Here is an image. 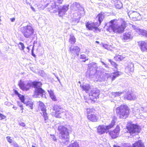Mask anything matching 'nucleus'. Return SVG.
<instances>
[{
    "instance_id": "1",
    "label": "nucleus",
    "mask_w": 147,
    "mask_h": 147,
    "mask_svg": "<svg viewBox=\"0 0 147 147\" xmlns=\"http://www.w3.org/2000/svg\"><path fill=\"white\" fill-rule=\"evenodd\" d=\"M103 70L100 71L99 70H96L95 69L94 71H90V76L92 78L95 77L97 79L96 81H100L105 80L109 78H111L112 80L113 81L115 78L121 75V72L119 73L118 72H116L109 74L104 72H102Z\"/></svg>"
},
{
    "instance_id": "2",
    "label": "nucleus",
    "mask_w": 147,
    "mask_h": 147,
    "mask_svg": "<svg viewBox=\"0 0 147 147\" xmlns=\"http://www.w3.org/2000/svg\"><path fill=\"white\" fill-rule=\"evenodd\" d=\"M114 20L110 22L111 24L108 28L107 29V31L110 33L113 34L115 33L121 34L124 31L126 27V22L124 21H122L121 25L114 23Z\"/></svg>"
},
{
    "instance_id": "3",
    "label": "nucleus",
    "mask_w": 147,
    "mask_h": 147,
    "mask_svg": "<svg viewBox=\"0 0 147 147\" xmlns=\"http://www.w3.org/2000/svg\"><path fill=\"white\" fill-rule=\"evenodd\" d=\"M58 129L60 134V138L61 139V143L67 144L69 142V131L71 130V126L66 125V127L62 125L59 126Z\"/></svg>"
},
{
    "instance_id": "4",
    "label": "nucleus",
    "mask_w": 147,
    "mask_h": 147,
    "mask_svg": "<svg viewBox=\"0 0 147 147\" xmlns=\"http://www.w3.org/2000/svg\"><path fill=\"white\" fill-rule=\"evenodd\" d=\"M116 118L115 116L112 117V120L111 124L109 125H99L97 128V132L99 135H102L105 133H107L109 132V130L113 127L115 125Z\"/></svg>"
},
{
    "instance_id": "5",
    "label": "nucleus",
    "mask_w": 147,
    "mask_h": 147,
    "mask_svg": "<svg viewBox=\"0 0 147 147\" xmlns=\"http://www.w3.org/2000/svg\"><path fill=\"white\" fill-rule=\"evenodd\" d=\"M117 115L120 118L125 119L127 117L129 114V109L126 105H121L116 109Z\"/></svg>"
},
{
    "instance_id": "6",
    "label": "nucleus",
    "mask_w": 147,
    "mask_h": 147,
    "mask_svg": "<svg viewBox=\"0 0 147 147\" xmlns=\"http://www.w3.org/2000/svg\"><path fill=\"white\" fill-rule=\"evenodd\" d=\"M21 31L23 36L26 38H30L34 33V30L30 25L22 27Z\"/></svg>"
},
{
    "instance_id": "7",
    "label": "nucleus",
    "mask_w": 147,
    "mask_h": 147,
    "mask_svg": "<svg viewBox=\"0 0 147 147\" xmlns=\"http://www.w3.org/2000/svg\"><path fill=\"white\" fill-rule=\"evenodd\" d=\"M32 86L35 88V97H43V93L44 91L41 88L42 84L40 82H31Z\"/></svg>"
},
{
    "instance_id": "8",
    "label": "nucleus",
    "mask_w": 147,
    "mask_h": 147,
    "mask_svg": "<svg viewBox=\"0 0 147 147\" xmlns=\"http://www.w3.org/2000/svg\"><path fill=\"white\" fill-rule=\"evenodd\" d=\"M104 18V13H99L96 17V19L99 21V23H92L93 25H92V30L94 29L96 30L98 28V27L100 25L101 22L103 20Z\"/></svg>"
},
{
    "instance_id": "9",
    "label": "nucleus",
    "mask_w": 147,
    "mask_h": 147,
    "mask_svg": "<svg viewBox=\"0 0 147 147\" xmlns=\"http://www.w3.org/2000/svg\"><path fill=\"white\" fill-rule=\"evenodd\" d=\"M18 85L20 88L23 90H28L30 87L32 86L31 82H25L20 80L19 82Z\"/></svg>"
},
{
    "instance_id": "10",
    "label": "nucleus",
    "mask_w": 147,
    "mask_h": 147,
    "mask_svg": "<svg viewBox=\"0 0 147 147\" xmlns=\"http://www.w3.org/2000/svg\"><path fill=\"white\" fill-rule=\"evenodd\" d=\"M129 132L131 134L135 133H138L140 130L138 126L136 125L130 124L127 127Z\"/></svg>"
},
{
    "instance_id": "11",
    "label": "nucleus",
    "mask_w": 147,
    "mask_h": 147,
    "mask_svg": "<svg viewBox=\"0 0 147 147\" xmlns=\"http://www.w3.org/2000/svg\"><path fill=\"white\" fill-rule=\"evenodd\" d=\"M133 37V34L131 31L125 32L121 36V40L124 42L129 41L131 40Z\"/></svg>"
},
{
    "instance_id": "12",
    "label": "nucleus",
    "mask_w": 147,
    "mask_h": 147,
    "mask_svg": "<svg viewBox=\"0 0 147 147\" xmlns=\"http://www.w3.org/2000/svg\"><path fill=\"white\" fill-rule=\"evenodd\" d=\"M99 91L98 90H92L89 94V98L92 101H95L98 98Z\"/></svg>"
},
{
    "instance_id": "13",
    "label": "nucleus",
    "mask_w": 147,
    "mask_h": 147,
    "mask_svg": "<svg viewBox=\"0 0 147 147\" xmlns=\"http://www.w3.org/2000/svg\"><path fill=\"white\" fill-rule=\"evenodd\" d=\"M54 110L55 111V116L57 117L60 118L64 113H63L64 110L58 105L55 106L54 107Z\"/></svg>"
},
{
    "instance_id": "14",
    "label": "nucleus",
    "mask_w": 147,
    "mask_h": 147,
    "mask_svg": "<svg viewBox=\"0 0 147 147\" xmlns=\"http://www.w3.org/2000/svg\"><path fill=\"white\" fill-rule=\"evenodd\" d=\"M120 130L119 127L117 126L114 130L110 131L109 132V134L112 138H115L118 136Z\"/></svg>"
},
{
    "instance_id": "15",
    "label": "nucleus",
    "mask_w": 147,
    "mask_h": 147,
    "mask_svg": "<svg viewBox=\"0 0 147 147\" xmlns=\"http://www.w3.org/2000/svg\"><path fill=\"white\" fill-rule=\"evenodd\" d=\"M131 25L134 30H135V31L137 32L138 34L144 36L147 38V31L145 30L141 29L134 25Z\"/></svg>"
},
{
    "instance_id": "16",
    "label": "nucleus",
    "mask_w": 147,
    "mask_h": 147,
    "mask_svg": "<svg viewBox=\"0 0 147 147\" xmlns=\"http://www.w3.org/2000/svg\"><path fill=\"white\" fill-rule=\"evenodd\" d=\"M69 5L63 6L62 7L59 8L58 9V15L59 16H61L63 15L66 11L68 10Z\"/></svg>"
},
{
    "instance_id": "17",
    "label": "nucleus",
    "mask_w": 147,
    "mask_h": 147,
    "mask_svg": "<svg viewBox=\"0 0 147 147\" xmlns=\"http://www.w3.org/2000/svg\"><path fill=\"white\" fill-rule=\"evenodd\" d=\"M80 49L78 46L71 47L70 48V51L71 53L74 55H76L78 56Z\"/></svg>"
},
{
    "instance_id": "18",
    "label": "nucleus",
    "mask_w": 147,
    "mask_h": 147,
    "mask_svg": "<svg viewBox=\"0 0 147 147\" xmlns=\"http://www.w3.org/2000/svg\"><path fill=\"white\" fill-rule=\"evenodd\" d=\"M139 43V45L142 51H147V41H140Z\"/></svg>"
},
{
    "instance_id": "19",
    "label": "nucleus",
    "mask_w": 147,
    "mask_h": 147,
    "mask_svg": "<svg viewBox=\"0 0 147 147\" xmlns=\"http://www.w3.org/2000/svg\"><path fill=\"white\" fill-rule=\"evenodd\" d=\"M125 98L128 100H134L136 98V96L134 93L130 92H127Z\"/></svg>"
},
{
    "instance_id": "20",
    "label": "nucleus",
    "mask_w": 147,
    "mask_h": 147,
    "mask_svg": "<svg viewBox=\"0 0 147 147\" xmlns=\"http://www.w3.org/2000/svg\"><path fill=\"white\" fill-rule=\"evenodd\" d=\"M80 5L79 3L77 2H74L70 6V8L71 10L73 11H77L78 10L80 7Z\"/></svg>"
},
{
    "instance_id": "21",
    "label": "nucleus",
    "mask_w": 147,
    "mask_h": 147,
    "mask_svg": "<svg viewBox=\"0 0 147 147\" xmlns=\"http://www.w3.org/2000/svg\"><path fill=\"white\" fill-rule=\"evenodd\" d=\"M87 118L89 120L93 122H96L98 119V117L94 114L88 115Z\"/></svg>"
},
{
    "instance_id": "22",
    "label": "nucleus",
    "mask_w": 147,
    "mask_h": 147,
    "mask_svg": "<svg viewBox=\"0 0 147 147\" xmlns=\"http://www.w3.org/2000/svg\"><path fill=\"white\" fill-rule=\"evenodd\" d=\"M128 14L129 16L130 15L131 16H132L133 17L135 18L138 17L140 15V13L137 12L132 11H129L128 13Z\"/></svg>"
},
{
    "instance_id": "23",
    "label": "nucleus",
    "mask_w": 147,
    "mask_h": 147,
    "mask_svg": "<svg viewBox=\"0 0 147 147\" xmlns=\"http://www.w3.org/2000/svg\"><path fill=\"white\" fill-rule=\"evenodd\" d=\"M123 93V92H112L110 94V96H111L112 98H114L116 96H120Z\"/></svg>"
},
{
    "instance_id": "24",
    "label": "nucleus",
    "mask_w": 147,
    "mask_h": 147,
    "mask_svg": "<svg viewBox=\"0 0 147 147\" xmlns=\"http://www.w3.org/2000/svg\"><path fill=\"white\" fill-rule=\"evenodd\" d=\"M38 103L39 105V108H40L42 111H46V108L44 104L40 101L38 102Z\"/></svg>"
},
{
    "instance_id": "25",
    "label": "nucleus",
    "mask_w": 147,
    "mask_h": 147,
    "mask_svg": "<svg viewBox=\"0 0 147 147\" xmlns=\"http://www.w3.org/2000/svg\"><path fill=\"white\" fill-rule=\"evenodd\" d=\"M48 92L49 94L50 97L54 101L57 100L56 97L54 95L53 92V90H48Z\"/></svg>"
},
{
    "instance_id": "26",
    "label": "nucleus",
    "mask_w": 147,
    "mask_h": 147,
    "mask_svg": "<svg viewBox=\"0 0 147 147\" xmlns=\"http://www.w3.org/2000/svg\"><path fill=\"white\" fill-rule=\"evenodd\" d=\"M125 57L121 55L116 54L114 57V59L117 61H121L124 59Z\"/></svg>"
},
{
    "instance_id": "27",
    "label": "nucleus",
    "mask_w": 147,
    "mask_h": 147,
    "mask_svg": "<svg viewBox=\"0 0 147 147\" xmlns=\"http://www.w3.org/2000/svg\"><path fill=\"white\" fill-rule=\"evenodd\" d=\"M35 7H36L38 9L40 10L44 9L47 6H45L39 3L36 4L34 5Z\"/></svg>"
},
{
    "instance_id": "28",
    "label": "nucleus",
    "mask_w": 147,
    "mask_h": 147,
    "mask_svg": "<svg viewBox=\"0 0 147 147\" xmlns=\"http://www.w3.org/2000/svg\"><path fill=\"white\" fill-rule=\"evenodd\" d=\"M69 42L71 44H74L76 42V38L73 35H70L69 40Z\"/></svg>"
},
{
    "instance_id": "29",
    "label": "nucleus",
    "mask_w": 147,
    "mask_h": 147,
    "mask_svg": "<svg viewBox=\"0 0 147 147\" xmlns=\"http://www.w3.org/2000/svg\"><path fill=\"white\" fill-rule=\"evenodd\" d=\"M82 89L86 91V92H87L90 89V86L88 84L83 85L82 86Z\"/></svg>"
},
{
    "instance_id": "30",
    "label": "nucleus",
    "mask_w": 147,
    "mask_h": 147,
    "mask_svg": "<svg viewBox=\"0 0 147 147\" xmlns=\"http://www.w3.org/2000/svg\"><path fill=\"white\" fill-rule=\"evenodd\" d=\"M67 147H80V146L78 143L74 142L71 143Z\"/></svg>"
},
{
    "instance_id": "31",
    "label": "nucleus",
    "mask_w": 147,
    "mask_h": 147,
    "mask_svg": "<svg viewBox=\"0 0 147 147\" xmlns=\"http://www.w3.org/2000/svg\"><path fill=\"white\" fill-rule=\"evenodd\" d=\"M42 113L45 122V123H46L47 122L48 119L47 114L46 112V111H43L42 112Z\"/></svg>"
},
{
    "instance_id": "32",
    "label": "nucleus",
    "mask_w": 147,
    "mask_h": 147,
    "mask_svg": "<svg viewBox=\"0 0 147 147\" xmlns=\"http://www.w3.org/2000/svg\"><path fill=\"white\" fill-rule=\"evenodd\" d=\"M126 70H128L131 72H133L134 70V65H128L126 68Z\"/></svg>"
},
{
    "instance_id": "33",
    "label": "nucleus",
    "mask_w": 147,
    "mask_h": 147,
    "mask_svg": "<svg viewBox=\"0 0 147 147\" xmlns=\"http://www.w3.org/2000/svg\"><path fill=\"white\" fill-rule=\"evenodd\" d=\"M80 58L81 59H84L82 61L84 62H85L86 61L88 60V57H86V55L84 54L81 55Z\"/></svg>"
},
{
    "instance_id": "34",
    "label": "nucleus",
    "mask_w": 147,
    "mask_h": 147,
    "mask_svg": "<svg viewBox=\"0 0 147 147\" xmlns=\"http://www.w3.org/2000/svg\"><path fill=\"white\" fill-rule=\"evenodd\" d=\"M19 48L21 50H24L25 47L24 44L21 42H20L18 44Z\"/></svg>"
},
{
    "instance_id": "35",
    "label": "nucleus",
    "mask_w": 147,
    "mask_h": 147,
    "mask_svg": "<svg viewBox=\"0 0 147 147\" xmlns=\"http://www.w3.org/2000/svg\"><path fill=\"white\" fill-rule=\"evenodd\" d=\"M115 6L116 8L120 9L122 7L123 5L121 2H119L116 3Z\"/></svg>"
},
{
    "instance_id": "36",
    "label": "nucleus",
    "mask_w": 147,
    "mask_h": 147,
    "mask_svg": "<svg viewBox=\"0 0 147 147\" xmlns=\"http://www.w3.org/2000/svg\"><path fill=\"white\" fill-rule=\"evenodd\" d=\"M93 25L92 23H87L86 24V28L88 29L89 30H92V25Z\"/></svg>"
},
{
    "instance_id": "37",
    "label": "nucleus",
    "mask_w": 147,
    "mask_h": 147,
    "mask_svg": "<svg viewBox=\"0 0 147 147\" xmlns=\"http://www.w3.org/2000/svg\"><path fill=\"white\" fill-rule=\"evenodd\" d=\"M18 97L22 102L24 103V96L20 94V96H19Z\"/></svg>"
},
{
    "instance_id": "38",
    "label": "nucleus",
    "mask_w": 147,
    "mask_h": 147,
    "mask_svg": "<svg viewBox=\"0 0 147 147\" xmlns=\"http://www.w3.org/2000/svg\"><path fill=\"white\" fill-rule=\"evenodd\" d=\"M6 139L7 141L9 142V143H11L12 142V140L11 139V137L10 136H7L6 137Z\"/></svg>"
},
{
    "instance_id": "39",
    "label": "nucleus",
    "mask_w": 147,
    "mask_h": 147,
    "mask_svg": "<svg viewBox=\"0 0 147 147\" xmlns=\"http://www.w3.org/2000/svg\"><path fill=\"white\" fill-rule=\"evenodd\" d=\"M6 116L1 113H0V120H2L5 119L6 118Z\"/></svg>"
},
{
    "instance_id": "40",
    "label": "nucleus",
    "mask_w": 147,
    "mask_h": 147,
    "mask_svg": "<svg viewBox=\"0 0 147 147\" xmlns=\"http://www.w3.org/2000/svg\"><path fill=\"white\" fill-rule=\"evenodd\" d=\"M93 110L92 109L88 108L87 109V112L88 113H90L92 112Z\"/></svg>"
},
{
    "instance_id": "41",
    "label": "nucleus",
    "mask_w": 147,
    "mask_h": 147,
    "mask_svg": "<svg viewBox=\"0 0 147 147\" xmlns=\"http://www.w3.org/2000/svg\"><path fill=\"white\" fill-rule=\"evenodd\" d=\"M4 104L7 106H9L11 105H13L11 103L8 102V101H5L4 103Z\"/></svg>"
},
{
    "instance_id": "42",
    "label": "nucleus",
    "mask_w": 147,
    "mask_h": 147,
    "mask_svg": "<svg viewBox=\"0 0 147 147\" xmlns=\"http://www.w3.org/2000/svg\"><path fill=\"white\" fill-rule=\"evenodd\" d=\"M69 114V113H67L65 114V115L66 116V117H67L69 119L71 118L72 117V114L70 113V115H69V116H68V115Z\"/></svg>"
},
{
    "instance_id": "43",
    "label": "nucleus",
    "mask_w": 147,
    "mask_h": 147,
    "mask_svg": "<svg viewBox=\"0 0 147 147\" xmlns=\"http://www.w3.org/2000/svg\"><path fill=\"white\" fill-rule=\"evenodd\" d=\"M51 138H52L54 141H56L57 139L54 135H51Z\"/></svg>"
},
{
    "instance_id": "44",
    "label": "nucleus",
    "mask_w": 147,
    "mask_h": 147,
    "mask_svg": "<svg viewBox=\"0 0 147 147\" xmlns=\"http://www.w3.org/2000/svg\"><path fill=\"white\" fill-rule=\"evenodd\" d=\"M14 93L15 94L17 95L18 96H20V94L16 90H14Z\"/></svg>"
},
{
    "instance_id": "45",
    "label": "nucleus",
    "mask_w": 147,
    "mask_h": 147,
    "mask_svg": "<svg viewBox=\"0 0 147 147\" xmlns=\"http://www.w3.org/2000/svg\"><path fill=\"white\" fill-rule=\"evenodd\" d=\"M14 93L15 94L17 95L18 96H20V94L16 90H14Z\"/></svg>"
},
{
    "instance_id": "46",
    "label": "nucleus",
    "mask_w": 147,
    "mask_h": 147,
    "mask_svg": "<svg viewBox=\"0 0 147 147\" xmlns=\"http://www.w3.org/2000/svg\"><path fill=\"white\" fill-rule=\"evenodd\" d=\"M19 125L23 127H24L25 126V124L24 122H21L19 123Z\"/></svg>"
},
{
    "instance_id": "47",
    "label": "nucleus",
    "mask_w": 147,
    "mask_h": 147,
    "mask_svg": "<svg viewBox=\"0 0 147 147\" xmlns=\"http://www.w3.org/2000/svg\"><path fill=\"white\" fill-rule=\"evenodd\" d=\"M17 104L18 106H19L20 107L21 106L22 107L23 105H22V103L20 102H17Z\"/></svg>"
},
{
    "instance_id": "48",
    "label": "nucleus",
    "mask_w": 147,
    "mask_h": 147,
    "mask_svg": "<svg viewBox=\"0 0 147 147\" xmlns=\"http://www.w3.org/2000/svg\"><path fill=\"white\" fill-rule=\"evenodd\" d=\"M108 61L109 62H110L111 64H116V63H115L114 61H113L111 59H108Z\"/></svg>"
},
{
    "instance_id": "49",
    "label": "nucleus",
    "mask_w": 147,
    "mask_h": 147,
    "mask_svg": "<svg viewBox=\"0 0 147 147\" xmlns=\"http://www.w3.org/2000/svg\"><path fill=\"white\" fill-rule=\"evenodd\" d=\"M29 104L28 103V106H29V107H30V109H33V105H32V103H30V105H29Z\"/></svg>"
},
{
    "instance_id": "50",
    "label": "nucleus",
    "mask_w": 147,
    "mask_h": 147,
    "mask_svg": "<svg viewBox=\"0 0 147 147\" xmlns=\"http://www.w3.org/2000/svg\"><path fill=\"white\" fill-rule=\"evenodd\" d=\"M139 109H137L136 110V111L135 112V114L136 115H139L140 113H139Z\"/></svg>"
},
{
    "instance_id": "51",
    "label": "nucleus",
    "mask_w": 147,
    "mask_h": 147,
    "mask_svg": "<svg viewBox=\"0 0 147 147\" xmlns=\"http://www.w3.org/2000/svg\"><path fill=\"white\" fill-rule=\"evenodd\" d=\"M63 1V0H57V2L59 3H62Z\"/></svg>"
},
{
    "instance_id": "52",
    "label": "nucleus",
    "mask_w": 147,
    "mask_h": 147,
    "mask_svg": "<svg viewBox=\"0 0 147 147\" xmlns=\"http://www.w3.org/2000/svg\"><path fill=\"white\" fill-rule=\"evenodd\" d=\"M103 47L105 49H107V45L106 44L103 45Z\"/></svg>"
},
{
    "instance_id": "53",
    "label": "nucleus",
    "mask_w": 147,
    "mask_h": 147,
    "mask_svg": "<svg viewBox=\"0 0 147 147\" xmlns=\"http://www.w3.org/2000/svg\"><path fill=\"white\" fill-rule=\"evenodd\" d=\"M33 47H33V49H32V55L34 57H35V55H34V54L33 53Z\"/></svg>"
},
{
    "instance_id": "54",
    "label": "nucleus",
    "mask_w": 147,
    "mask_h": 147,
    "mask_svg": "<svg viewBox=\"0 0 147 147\" xmlns=\"http://www.w3.org/2000/svg\"><path fill=\"white\" fill-rule=\"evenodd\" d=\"M13 108L15 110H16L17 109V107H16L15 106H13Z\"/></svg>"
},
{
    "instance_id": "55",
    "label": "nucleus",
    "mask_w": 147,
    "mask_h": 147,
    "mask_svg": "<svg viewBox=\"0 0 147 147\" xmlns=\"http://www.w3.org/2000/svg\"><path fill=\"white\" fill-rule=\"evenodd\" d=\"M31 9L34 11H35V9L33 7H32V6H31Z\"/></svg>"
},
{
    "instance_id": "56",
    "label": "nucleus",
    "mask_w": 147,
    "mask_h": 147,
    "mask_svg": "<svg viewBox=\"0 0 147 147\" xmlns=\"http://www.w3.org/2000/svg\"><path fill=\"white\" fill-rule=\"evenodd\" d=\"M11 20L12 22H14L15 20V18H13L11 19Z\"/></svg>"
},
{
    "instance_id": "57",
    "label": "nucleus",
    "mask_w": 147,
    "mask_h": 147,
    "mask_svg": "<svg viewBox=\"0 0 147 147\" xmlns=\"http://www.w3.org/2000/svg\"><path fill=\"white\" fill-rule=\"evenodd\" d=\"M21 110L22 111V113L23 112V110L24 109L23 106H21Z\"/></svg>"
},
{
    "instance_id": "58",
    "label": "nucleus",
    "mask_w": 147,
    "mask_h": 147,
    "mask_svg": "<svg viewBox=\"0 0 147 147\" xmlns=\"http://www.w3.org/2000/svg\"><path fill=\"white\" fill-rule=\"evenodd\" d=\"M26 2L27 4H28L30 5V3L29 2H28L27 0H26Z\"/></svg>"
},
{
    "instance_id": "59",
    "label": "nucleus",
    "mask_w": 147,
    "mask_h": 147,
    "mask_svg": "<svg viewBox=\"0 0 147 147\" xmlns=\"http://www.w3.org/2000/svg\"><path fill=\"white\" fill-rule=\"evenodd\" d=\"M96 42L97 43H98L99 44V42L98 41H96Z\"/></svg>"
},
{
    "instance_id": "60",
    "label": "nucleus",
    "mask_w": 147,
    "mask_h": 147,
    "mask_svg": "<svg viewBox=\"0 0 147 147\" xmlns=\"http://www.w3.org/2000/svg\"><path fill=\"white\" fill-rule=\"evenodd\" d=\"M27 49H28V50H29V49H29V47H27Z\"/></svg>"
},
{
    "instance_id": "61",
    "label": "nucleus",
    "mask_w": 147,
    "mask_h": 147,
    "mask_svg": "<svg viewBox=\"0 0 147 147\" xmlns=\"http://www.w3.org/2000/svg\"><path fill=\"white\" fill-rule=\"evenodd\" d=\"M85 102H88L87 101V100H86Z\"/></svg>"
},
{
    "instance_id": "62",
    "label": "nucleus",
    "mask_w": 147,
    "mask_h": 147,
    "mask_svg": "<svg viewBox=\"0 0 147 147\" xmlns=\"http://www.w3.org/2000/svg\"><path fill=\"white\" fill-rule=\"evenodd\" d=\"M32 147H35V146H32Z\"/></svg>"
},
{
    "instance_id": "63",
    "label": "nucleus",
    "mask_w": 147,
    "mask_h": 147,
    "mask_svg": "<svg viewBox=\"0 0 147 147\" xmlns=\"http://www.w3.org/2000/svg\"><path fill=\"white\" fill-rule=\"evenodd\" d=\"M79 83H80V81H79Z\"/></svg>"
},
{
    "instance_id": "64",
    "label": "nucleus",
    "mask_w": 147,
    "mask_h": 147,
    "mask_svg": "<svg viewBox=\"0 0 147 147\" xmlns=\"http://www.w3.org/2000/svg\"><path fill=\"white\" fill-rule=\"evenodd\" d=\"M82 9L83 10H84V9H83V8H82Z\"/></svg>"
}]
</instances>
